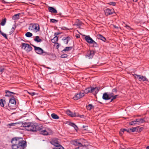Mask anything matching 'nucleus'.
I'll list each match as a JSON object with an SVG mask.
<instances>
[{
  "label": "nucleus",
  "instance_id": "1",
  "mask_svg": "<svg viewBox=\"0 0 149 149\" xmlns=\"http://www.w3.org/2000/svg\"><path fill=\"white\" fill-rule=\"evenodd\" d=\"M11 142L13 149H24L26 146V142L22 140L21 138H13L12 139Z\"/></svg>",
  "mask_w": 149,
  "mask_h": 149
},
{
  "label": "nucleus",
  "instance_id": "2",
  "mask_svg": "<svg viewBox=\"0 0 149 149\" xmlns=\"http://www.w3.org/2000/svg\"><path fill=\"white\" fill-rule=\"evenodd\" d=\"M40 125H37L36 123H24L22 124L21 126L28 131L36 132L37 131L41 130V128H40Z\"/></svg>",
  "mask_w": 149,
  "mask_h": 149
},
{
  "label": "nucleus",
  "instance_id": "3",
  "mask_svg": "<svg viewBox=\"0 0 149 149\" xmlns=\"http://www.w3.org/2000/svg\"><path fill=\"white\" fill-rule=\"evenodd\" d=\"M39 127L41 129V130H40V133L41 134L44 135H47L51 134H52V131L49 128H47L44 129L42 128V126L41 125H40Z\"/></svg>",
  "mask_w": 149,
  "mask_h": 149
},
{
  "label": "nucleus",
  "instance_id": "4",
  "mask_svg": "<svg viewBox=\"0 0 149 149\" xmlns=\"http://www.w3.org/2000/svg\"><path fill=\"white\" fill-rule=\"evenodd\" d=\"M29 29L36 32L38 31L40 29L39 25L37 24H30Z\"/></svg>",
  "mask_w": 149,
  "mask_h": 149
},
{
  "label": "nucleus",
  "instance_id": "5",
  "mask_svg": "<svg viewBox=\"0 0 149 149\" xmlns=\"http://www.w3.org/2000/svg\"><path fill=\"white\" fill-rule=\"evenodd\" d=\"M16 104V101L15 98H12L10 100L9 103L8 104V107L10 109H15Z\"/></svg>",
  "mask_w": 149,
  "mask_h": 149
},
{
  "label": "nucleus",
  "instance_id": "6",
  "mask_svg": "<svg viewBox=\"0 0 149 149\" xmlns=\"http://www.w3.org/2000/svg\"><path fill=\"white\" fill-rule=\"evenodd\" d=\"M85 141V140L83 139L75 140L74 141V144L81 146H85L84 143Z\"/></svg>",
  "mask_w": 149,
  "mask_h": 149
},
{
  "label": "nucleus",
  "instance_id": "7",
  "mask_svg": "<svg viewBox=\"0 0 149 149\" xmlns=\"http://www.w3.org/2000/svg\"><path fill=\"white\" fill-rule=\"evenodd\" d=\"M22 49H24L27 52H29L32 50V47L28 44L22 43Z\"/></svg>",
  "mask_w": 149,
  "mask_h": 149
},
{
  "label": "nucleus",
  "instance_id": "8",
  "mask_svg": "<svg viewBox=\"0 0 149 149\" xmlns=\"http://www.w3.org/2000/svg\"><path fill=\"white\" fill-rule=\"evenodd\" d=\"M33 46L34 47L35 50L37 54H45L44 55H45L46 53V52L44 51L41 48L34 45H33Z\"/></svg>",
  "mask_w": 149,
  "mask_h": 149
},
{
  "label": "nucleus",
  "instance_id": "9",
  "mask_svg": "<svg viewBox=\"0 0 149 149\" xmlns=\"http://www.w3.org/2000/svg\"><path fill=\"white\" fill-rule=\"evenodd\" d=\"M84 95V93L83 91L80 92L79 93L77 94L73 98L74 100H77L83 97Z\"/></svg>",
  "mask_w": 149,
  "mask_h": 149
},
{
  "label": "nucleus",
  "instance_id": "10",
  "mask_svg": "<svg viewBox=\"0 0 149 149\" xmlns=\"http://www.w3.org/2000/svg\"><path fill=\"white\" fill-rule=\"evenodd\" d=\"M135 77L136 79H139L140 81H148V79L145 76H143L135 74Z\"/></svg>",
  "mask_w": 149,
  "mask_h": 149
},
{
  "label": "nucleus",
  "instance_id": "11",
  "mask_svg": "<svg viewBox=\"0 0 149 149\" xmlns=\"http://www.w3.org/2000/svg\"><path fill=\"white\" fill-rule=\"evenodd\" d=\"M95 52L94 51H89L87 52V54L86 55V57L88 59L92 58L93 56L94 55Z\"/></svg>",
  "mask_w": 149,
  "mask_h": 149
},
{
  "label": "nucleus",
  "instance_id": "12",
  "mask_svg": "<svg viewBox=\"0 0 149 149\" xmlns=\"http://www.w3.org/2000/svg\"><path fill=\"white\" fill-rule=\"evenodd\" d=\"M105 15L107 16L109 15L112 14L114 12V11L113 9L107 8L104 10Z\"/></svg>",
  "mask_w": 149,
  "mask_h": 149
},
{
  "label": "nucleus",
  "instance_id": "13",
  "mask_svg": "<svg viewBox=\"0 0 149 149\" xmlns=\"http://www.w3.org/2000/svg\"><path fill=\"white\" fill-rule=\"evenodd\" d=\"M99 90V87H91V93L94 95L96 94Z\"/></svg>",
  "mask_w": 149,
  "mask_h": 149
},
{
  "label": "nucleus",
  "instance_id": "14",
  "mask_svg": "<svg viewBox=\"0 0 149 149\" xmlns=\"http://www.w3.org/2000/svg\"><path fill=\"white\" fill-rule=\"evenodd\" d=\"M66 113L67 114L70 115L72 117H75L78 116V113H73L69 110H67Z\"/></svg>",
  "mask_w": 149,
  "mask_h": 149
},
{
  "label": "nucleus",
  "instance_id": "15",
  "mask_svg": "<svg viewBox=\"0 0 149 149\" xmlns=\"http://www.w3.org/2000/svg\"><path fill=\"white\" fill-rule=\"evenodd\" d=\"M85 39L87 42L91 44L93 43L92 42L93 41V39L89 36H85Z\"/></svg>",
  "mask_w": 149,
  "mask_h": 149
},
{
  "label": "nucleus",
  "instance_id": "16",
  "mask_svg": "<svg viewBox=\"0 0 149 149\" xmlns=\"http://www.w3.org/2000/svg\"><path fill=\"white\" fill-rule=\"evenodd\" d=\"M102 98L104 100H107L110 99V97L109 96V94L105 93L103 94L102 96Z\"/></svg>",
  "mask_w": 149,
  "mask_h": 149
},
{
  "label": "nucleus",
  "instance_id": "17",
  "mask_svg": "<svg viewBox=\"0 0 149 149\" xmlns=\"http://www.w3.org/2000/svg\"><path fill=\"white\" fill-rule=\"evenodd\" d=\"M97 37L98 39H100L104 42H105L106 40L105 38L101 34L97 35Z\"/></svg>",
  "mask_w": 149,
  "mask_h": 149
},
{
  "label": "nucleus",
  "instance_id": "18",
  "mask_svg": "<svg viewBox=\"0 0 149 149\" xmlns=\"http://www.w3.org/2000/svg\"><path fill=\"white\" fill-rule=\"evenodd\" d=\"M63 43L64 44H67L70 40V38L68 37H64L62 39Z\"/></svg>",
  "mask_w": 149,
  "mask_h": 149
},
{
  "label": "nucleus",
  "instance_id": "19",
  "mask_svg": "<svg viewBox=\"0 0 149 149\" xmlns=\"http://www.w3.org/2000/svg\"><path fill=\"white\" fill-rule=\"evenodd\" d=\"M48 9L49 12L54 13H57V10L54 8L52 7H49L48 8Z\"/></svg>",
  "mask_w": 149,
  "mask_h": 149
},
{
  "label": "nucleus",
  "instance_id": "20",
  "mask_svg": "<svg viewBox=\"0 0 149 149\" xmlns=\"http://www.w3.org/2000/svg\"><path fill=\"white\" fill-rule=\"evenodd\" d=\"M6 95L5 96H8V97L11 96L12 95V94H15L14 93L12 92H10L8 91H6Z\"/></svg>",
  "mask_w": 149,
  "mask_h": 149
},
{
  "label": "nucleus",
  "instance_id": "21",
  "mask_svg": "<svg viewBox=\"0 0 149 149\" xmlns=\"http://www.w3.org/2000/svg\"><path fill=\"white\" fill-rule=\"evenodd\" d=\"M51 116L54 119H59V116L55 113H53L51 114Z\"/></svg>",
  "mask_w": 149,
  "mask_h": 149
},
{
  "label": "nucleus",
  "instance_id": "22",
  "mask_svg": "<svg viewBox=\"0 0 149 149\" xmlns=\"http://www.w3.org/2000/svg\"><path fill=\"white\" fill-rule=\"evenodd\" d=\"M34 40L37 42H40L42 41V39L40 38L39 36H38L35 37Z\"/></svg>",
  "mask_w": 149,
  "mask_h": 149
},
{
  "label": "nucleus",
  "instance_id": "23",
  "mask_svg": "<svg viewBox=\"0 0 149 149\" xmlns=\"http://www.w3.org/2000/svg\"><path fill=\"white\" fill-rule=\"evenodd\" d=\"M69 125H70L74 127L75 130H78V127H77V125L74 123H70L69 124Z\"/></svg>",
  "mask_w": 149,
  "mask_h": 149
},
{
  "label": "nucleus",
  "instance_id": "24",
  "mask_svg": "<svg viewBox=\"0 0 149 149\" xmlns=\"http://www.w3.org/2000/svg\"><path fill=\"white\" fill-rule=\"evenodd\" d=\"M20 123V122H17L15 123H13L10 124H9L8 125V126H9V127H10L11 126H15L16 125L19 124Z\"/></svg>",
  "mask_w": 149,
  "mask_h": 149
},
{
  "label": "nucleus",
  "instance_id": "25",
  "mask_svg": "<svg viewBox=\"0 0 149 149\" xmlns=\"http://www.w3.org/2000/svg\"><path fill=\"white\" fill-rule=\"evenodd\" d=\"M130 130L132 132L137 131L138 130V127H132L130 128Z\"/></svg>",
  "mask_w": 149,
  "mask_h": 149
},
{
  "label": "nucleus",
  "instance_id": "26",
  "mask_svg": "<svg viewBox=\"0 0 149 149\" xmlns=\"http://www.w3.org/2000/svg\"><path fill=\"white\" fill-rule=\"evenodd\" d=\"M20 15V13L17 14H15L14 15L13 17V19L16 20L18 19L19 16V15Z\"/></svg>",
  "mask_w": 149,
  "mask_h": 149
},
{
  "label": "nucleus",
  "instance_id": "27",
  "mask_svg": "<svg viewBox=\"0 0 149 149\" xmlns=\"http://www.w3.org/2000/svg\"><path fill=\"white\" fill-rule=\"evenodd\" d=\"M5 102V100H4L3 99H1L0 100V105L1 106L3 107L4 106V104Z\"/></svg>",
  "mask_w": 149,
  "mask_h": 149
},
{
  "label": "nucleus",
  "instance_id": "28",
  "mask_svg": "<svg viewBox=\"0 0 149 149\" xmlns=\"http://www.w3.org/2000/svg\"><path fill=\"white\" fill-rule=\"evenodd\" d=\"M52 144L54 145L55 147H59V146H61L59 143L53 141L52 142Z\"/></svg>",
  "mask_w": 149,
  "mask_h": 149
},
{
  "label": "nucleus",
  "instance_id": "29",
  "mask_svg": "<svg viewBox=\"0 0 149 149\" xmlns=\"http://www.w3.org/2000/svg\"><path fill=\"white\" fill-rule=\"evenodd\" d=\"M84 93L87 94L88 93H91V87L86 88L84 91Z\"/></svg>",
  "mask_w": 149,
  "mask_h": 149
},
{
  "label": "nucleus",
  "instance_id": "30",
  "mask_svg": "<svg viewBox=\"0 0 149 149\" xmlns=\"http://www.w3.org/2000/svg\"><path fill=\"white\" fill-rule=\"evenodd\" d=\"M144 122L145 120L143 118L139 119L138 122V123H136V124L140 125Z\"/></svg>",
  "mask_w": 149,
  "mask_h": 149
},
{
  "label": "nucleus",
  "instance_id": "31",
  "mask_svg": "<svg viewBox=\"0 0 149 149\" xmlns=\"http://www.w3.org/2000/svg\"><path fill=\"white\" fill-rule=\"evenodd\" d=\"M58 40V37L55 36L52 39V42L53 43H55Z\"/></svg>",
  "mask_w": 149,
  "mask_h": 149
},
{
  "label": "nucleus",
  "instance_id": "32",
  "mask_svg": "<svg viewBox=\"0 0 149 149\" xmlns=\"http://www.w3.org/2000/svg\"><path fill=\"white\" fill-rule=\"evenodd\" d=\"M93 108V106L91 104H89L86 106L87 109L89 110H91Z\"/></svg>",
  "mask_w": 149,
  "mask_h": 149
},
{
  "label": "nucleus",
  "instance_id": "33",
  "mask_svg": "<svg viewBox=\"0 0 149 149\" xmlns=\"http://www.w3.org/2000/svg\"><path fill=\"white\" fill-rule=\"evenodd\" d=\"M6 18H4L2 20L0 23V24L3 26H4L6 24Z\"/></svg>",
  "mask_w": 149,
  "mask_h": 149
},
{
  "label": "nucleus",
  "instance_id": "34",
  "mask_svg": "<svg viewBox=\"0 0 149 149\" xmlns=\"http://www.w3.org/2000/svg\"><path fill=\"white\" fill-rule=\"evenodd\" d=\"M72 49V47H66L63 50V51H67L70 50Z\"/></svg>",
  "mask_w": 149,
  "mask_h": 149
},
{
  "label": "nucleus",
  "instance_id": "35",
  "mask_svg": "<svg viewBox=\"0 0 149 149\" xmlns=\"http://www.w3.org/2000/svg\"><path fill=\"white\" fill-rule=\"evenodd\" d=\"M32 34L30 32H27L25 34L26 36L28 37H30L32 36Z\"/></svg>",
  "mask_w": 149,
  "mask_h": 149
},
{
  "label": "nucleus",
  "instance_id": "36",
  "mask_svg": "<svg viewBox=\"0 0 149 149\" xmlns=\"http://www.w3.org/2000/svg\"><path fill=\"white\" fill-rule=\"evenodd\" d=\"M109 96L110 97V99L112 98L115 95V94L111 92V93H109Z\"/></svg>",
  "mask_w": 149,
  "mask_h": 149
},
{
  "label": "nucleus",
  "instance_id": "37",
  "mask_svg": "<svg viewBox=\"0 0 149 149\" xmlns=\"http://www.w3.org/2000/svg\"><path fill=\"white\" fill-rule=\"evenodd\" d=\"M76 23L77 24L76 25L77 26H79L81 25V22H79L78 20L76 21Z\"/></svg>",
  "mask_w": 149,
  "mask_h": 149
},
{
  "label": "nucleus",
  "instance_id": "38",
  "mask_svg": "<svg viewBox=\"0 0 149 149\" xmlns=\"http://www.w3.org/2000/svg\"><path fill=\"white\" fill-rule=\"evenodd\" d=\"M51 21L53 22L54 23H56L58 22V20H56L54 19H50Z\"/></svg>",
  "mask_w": 149,
  "mask_h": 149
},
{
  "label": "nucleus",
  "instance_id": "39",
  "mask_svg": "<svg viewBox=\"0 0 149 149\" xmlns=\"http://www.w3.org/2000/svg\"><path fill=\"white\" fill-rule=\"evenodd\" d=\"M1 34L6 39H7V37L6 34H5L3 32H1Z\"/></svg>",
  "mask_w": 149,
  "mask_h": 149
},
{
  "label": "nucleus",
  "instance_id": "40",
  "mask_svg": "<svg viewBox=\"0 0 149 149\" xmlns=\"http://www.w3.org/2000/svg\"><path fill=\"white\" fill-rule=\"evenodd\" d=\"M53 149H64V148L62 146H59V147H55Z\"/></svg>",
  "mask_w": 149,
  "mask_h": 149
},
{
  "label": "nucleus",
  "instance_id": "41",
  "mask_svg": "<svg viewBox=\"0 0 149 149\" xmlns=\"http://www.w3.org/2000/svg\"><path fill=\"white\" fill-rule=\"evenodd\" d=\"M126 130L125 129H121L120 132V134L121 135H122L123 133Z\"/></svg>",
  "mask_w": 149,
  "mask_h": 149
},
{
  "label": "nucleus",
  "instance_id": "42",
  "mask_svg": "<svg viewBox=\"0 0 149 149\" xmlns=\"http://www.w3.org/2000/svg\"><path fill=\"white\" fill-rule=\"evenodd\" d=\"M91 44L93 45V46L95 47H97V43L95 42L94 40L93 41V42H92Z\"/></svg>",
  "mask_w": 149,
  "mask_h": 149
},
{
  "label": "nucleus",
  "instance_id": "43",
  "mask_svg": "<svg viewBox=\"0 0 149 149\" xmlns=\"http://www.w3.org/2000/svg\"><path fill=\"white\" fill-rule=\"evenodd\" d=\"M108 4L110 5L115 6L116 3L114 2H110L108 3Z\"/></svg>",
  "mask_w": 149,
  "mask_h": 149
},
{
  "label": "nucleus",
  "instance_id": "44",
  "mask_svg": "<svg viewBox=\"0 0 149 149\" xmlns=\"http://www.w3.org/2000/svg\"><path fill=\"white\" fill-rule=\"evenodd\" d=\"M4 68L2 67H0V72L2 73L4 71Z\"/></svg>",
  "mask_w": 149,
  "mask_h": 149
},
{
  "label": "nucleus",
  "instance_id": "45",
  "mask_svg": "<svg viewBox=\"0 0 149 149\" xmlns=\"http://www.w3.org/2000/svg\"><path fill=\"white\" fill-rule=\"evenodd\" d=\"M117 89L115 88L112 90V92L114 93H116L117 92Z\"/></svg>",
  "mask_w": 149,
  "mask_h": 149
},
{
  "label": "nucleus",
  "instance_id": "46",
  "mask_svg": "<svg viewBox=\"0 0 149 149\" xmlns=\"http://www.w3.org/2000/svg\"><path fill=\"white\" fill-rule=\"evenodd\" d=\"M136 124V123L135 122H134V121H132L130 123V124L131 125H135V124Z\"/></svg>",
  "mask_w": 149,
  "mask_h": 149
},
{
  "label": "nucleus",
  "instance_id": "47",
  "mask_svg": "<svg viewBox=\"0 0 149 149\" xmlns=\"http://www.w3.org/2000/svg\"><path fill=\"white\" fill-rule=\"evenodd\" d=\"M118 96V95H114L112 97V99L114 100L116 98V97Z\"/></svg>",
  "mask_w": 149,
  "mask_h": 149
},
{
  "label": "nucleus",
  "instance_id": "48",
  "mask_svg": "<svg viewBox=\"0 0 149 149\" xmlns=\"http://www.w3.org/2000/svg\"><path fill=\"white\" fill-rule=\"evenodd\" d=\"M125 26L127 28V29H131V28L130 27L127 25H126Z\"/></svg>",
  "mask_w": 149,
  "mask_h": 149
},
{
  "label": "nucleus",
  "instance_id": "49",
  "mask_svg": "<svg viewBox=\"0 0 149 149\" xmlns=\"http://www.w3.org/2000/svg\"><path fill=\"white\" fill-rule=\"evenodd\" d=\"M28 93L32 96L34 95H35V93L33 92L29 93L28 92Z\"/></svg>",
  "mask_w": 149,
  "mask_h": 149
},
{
  "label": "nucleus",
  "instance_id": "50",
  "mask_svg": "<svg viewBox=\"0 0 149 149\" xmlns=\"http://www.w3.org/2000/svg\"><path fill=\"white\" fill-rule=\"evenodd\" d=\"M67 57L66 54H63L61 56V57L62 58L66 57Z\"/></svg>",
  "mask_w": 149,
  "mask_h": 149
},
{
  "label": "nucleus",
  "instance_id": "51",
  "mask_svg": "<svg viewBox=\"0 0 149 149\" xmlns=\"http://www.w3.org/2000/svg\"><path fill=\"white\" fill-rule=\"evenodd\" d=\"M75 149H83L82 146H79V147H78V148H77Z\"/></svg>",
  "mask_w": 149,
  "mask_h": 149
},
{
  "label": "nucleus",
  "instance_id": "52",
  "mask_svg": "<svg viewBox=\"0 0 149 149\" xmlns=\"http://www.w3.org/2000/svg\"><path fill=\"white\" fill-rule=\"evenodd\" d=\"M77 117H79L81 118H83L84 117V115H81L79 116V114H78V116H77Z\"/></svg>",
  "mask_w": 149,
  "mask_h": 149
},
{
  "label": "nucleus",
  "instance_id": "53",
  "mask_svg": "<svg viewBox=\"0 0 149 149\" xmlns=\"http://www.w3.org/2000/svg\"><path fill=\"white\" fill-rule=\"evenodd\" d=\"M139 120V119H136L134 121L136 123H138V122Z\"/></svg>",
  "mask_w": 149,
  "mask_h": 149
},
{
  "label": "nucleus",
  "instance_id": "54",
  "mask_svg": "<svg viewBox=\"0 0 149 149\" xmlns=\"http://www.w3.org/2000/svg\"><path fill=\"white\" fill-rule=\"evenodd\" d=\"M125 130H125V131H127V132H130V131H131V130H130V129H128L127 130H126V129H125Z\"/></svg>",
  "mask_w": 149,
  "mask_h": 149
},
{
  "label": "nucleus",
  "instance_id": "55",
  "mask_svg": "<svg viewBox=\"0 0 149 149\" xmlns=\"http://www.w3.org/2000/svg\"><path fill=\"white\" fill-rule=\"evenodd\" d=\"M76 37L77 38H78L79 37V35H77L76 36Z\"/></svg>",
  "mask_w": 149,
  "mask_h": 149
},
{
  "label": "nucleus",
  "instance_id": "56",
  "mask_svg": "<svg viewBox=\"0 0 149 149\" xmlns=\"http://www.w3.org/2000/svg\"><path fill=\"white\" fill-rule=\"evenodd\" d=\"M12 31L13 32L15 30V28L13 27L11 29Z\"/></svg>",
  "mask_w": 149,
  "mask_h": 149
},
{
  "label": "nucleus",
  "instance_id": "57",
  "mask_svg": "<svg viewBox=\"0 0 149 149\" xmlns=\"http://www.w3.org/2000/svg\"><path fill=\"white\" fill-rule=\"evenodd\" d=\"M12 31L13 32L15 30V28L13 27L11 29Z\"/></svg>",
  "mask_w": 149,
  "mask_h": 149
},
{
  "label": "nucleus",
  "instance_id": "58",
  "mask_svg": "<svg viewBox=\"0 0 149 149\" xmlns=\"http://www.w3.org/2000/svg\"><path fill=\"white\" fill-rule=\"evenodd\" d=\"M133 1L134 2H136L138 0H133Z\"/></svg>",
  "mask_w": 149,
  "mask_h": 149
},
{
  "label": "nucleus",
  "instance_id": "59",
  "mask_svg": "<svg viewBox=\"0 0 149 149\" xmlns=\"http://www.w3.org/2000/svg\"><path fill=\"white\" fill-rule=\"evenodd\" d=\"M146 149H149V146H148L146 147Z\"/></svg>",
  "mask_w": 149,
  "mask_h": 149
},
{
  "label": "nucleus",
  "instance_id": "60",
  "mask_svg": "<svg viewBox=\"0 0 149 149\" xmlns=\"http://www.w3.org/2000/svg\"><path fill=\"white\" fill-rule=\"evenodd\" d=\"M114 27H115V28H118V27L116 26H114Z\"/></svg>",
  "mask_w": 149,
  "mask_h": 149
},
{
  "label": "nucleus",
  "instance_id": "61",
  "mask_svg": "<svg viewBox=\"0 0 149 149\" xmlns=\"http://www.w3.org/2000/svg\"><path fill=\"white\" fill-rule=\"evenodd\" d=\"M113 100L112 98L111 99V102L113 101Z\"/></svg>",
  "mask_w": 149,
  "mask_h": 149
},
{
  "label": "nucleus",
  "instance_id": "62",
  "mask_svg": "<svg viewBox=\"0 0 149 149\" xmlns=\"http://www.w3.org/2000/svg\"><path fill=\"white\" fill-rule=\"evenodd\" d=\"M142 128H140V130H142Z\"/></svg>",
  "mask_w": 149,
  "mask_h": 149
},
{
  "label": "nucleus",
  "instance_id": "63",
  "mask_svg": "<svg viewBox=\"0 0 149 149\" xmlns=\"http://www.w3.org/2000/svg\"><path fill=\"white\" fill-rule=\"evenodd\" d=\"M1 32H2L1 31V30L0 29V33L1 34Z\"/></svg>",
  "mask_w": 149,
  "mask_h": 149
},
{
  "label": "nucleus",
  "instance_id": "64",
  "mask_svg": "<svg viewBox=\"0 0 149 149\" xmlns=\"http://www.w3.org/2000/svg\"><path fill=\"white\" fill-rule=\"evenodd\" d=\"M85 148H86L85 147H84V148H83V149Z\"/></svg>",
  "mask_w": 149,
  "mask_h": 149
}]
</instances>
